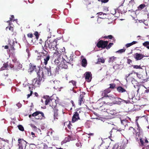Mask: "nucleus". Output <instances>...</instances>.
<instances>
[{"label": "nucleus", "mask_w": 149, "mask_h": 149, "mask_svg": "<svg viewBox=\"0 0 149 149\" xmlns=\"http://www.w3.org/2000/svg\"><path fill=\"white\" fill-rule=\"evenodd\" d=\"M35 35L36 36V38L37 37V36H38V33L37 32H36L35 33Z\"/></svg>", "instance_id": "e2e57ef3"}, {"label": "nucleus", "mask_w": 149, "mask_h": 149, "mask_svg": "<svg viewBox=\"0 0 149 149\" xmlns=\"http://www.w3.org/2000/svg\"><path fill=\"white\" fill-rule=\"evenodd\" d=\"M127 62L128 64H130V63L132 62V61L130 59H128Z\"/></svg>", "instance_id": "13d9d810"}, {"label": "nucleus", "mask_w": 149, "mask_h": 149, "mask_svg": "<svg viewBox=\"0 0 149 149\" xmlns=\"http://www.w3.org/2000/svg\"><path fill=\"white\" fill-rule=\"evenodd\" d=\"M36 52H37V51H35ZM36 55L37 57V60H39L41 58V57L42 56H43V55H44V53L42 52L38 53L37 52V53L36 54Z\"/></svg>", "instance_id": "a211bd4d"}, {"label": "nucleus", "mask_w": 149, "mask_h": 149, "mask_svg": "<svg viewBox=\"0 0 149 149\" xmlns=\"http://www.w3.org/2000/svg\"><path fill=\"white\" fill-rule=\"evenodd\" d=\"M11 48V50H15V49L14 48V47L13 46V45L12 46Z\"/></svg>", "instance_id": "338daca9"}, {"label": "nucleus", "mask_w": 149, "mask_h": 149, "mask_svg": "<svg viewBox=\"0 0 149 149\" xmlns=\"http://www.w3.org/2000/svg\"><path fill=\"white\" fill-rule=\"evenodd\" d=\"M9 65H10V67L11 68H13L14 67V65H12V64H10Z\"/></svg>", "instance_id": "680f3d73"}, {"label": "nucleus", "mask_w": 149, "mask_h": 149, "mask_svg": "<svg viewBox=\"0 0 149 149\" xmlns=\"http://www.w3.org/2000/svg\"><path fill=\"white\" fill-rule=\"evenodd\" d=\"M109 0H101V1L102 3H106Z\"/></svg>", "instance_id": "3c124183"}, {"label": "nucleus", "mask_w": 149, "mask_h": 149, "mask_svg": "<svg viewBox=\"0 0 149 149\" xmlns=\"http://www.w3.org/2000/svg\"><path fill=\"white\" fill-rule=\"evenodd\" d=\"M16 65H15V66H17L18 69L21 68L22 67V65H21L19 62H16Z\"/></svg>", "instance_id": "cd10ccee"}, {"label": "nucleus", "mask_w": 149, "mask_h": 149, "mask_svg": "<svg viewBox=\"0 0 149 149\" xmlns=\"http://www.w3.org/2000/svg\"><path fill=\"white\" fill-rule=\"evenodd\" d=\"M59 58H58L57 59H56L54 61V63L56 65H58L59 62L60 61Z\"/></svg>", "instance_id": "f704fd0d"}, {"label": "nucleus", "mask_w": 149, "mask_h": 149, "mask_svg": "<svg viewBox=\"0 0 149 149\" xmlns=\"http://www.w3.org/2000/svg\"><path fill=\"white\" fill-rule=\"evenodd\" d=\"M31 126L32 128H34V129H37V127L34 125L33 124H31Z\"/></svg>", "instance_id": "a18cd8bd"}, {"label": "nucleus", "mask_w": 149, "mask_h": 149, "mask_svg": "<svg viewBox=\"0 0 149 149\" xmlns=\"http://www.w3.org/2000/svg\"><path fill=\"white\" fill-rule=\"evenodd\" d=\"M128 94V97L130 99H132L135 96L134 93L133 91L129 92Z\"/></svg>", "instance_id": "f3484780"}, {"label": "nucleus", "mask_w": 149, "mask_h": 149, "mask_svg": "<svg viewBox=\"0 0 149 149\" xmlns=\"http://www.w3.org/2000/svg\"><path fill=\"white\" fill-rule=\"evenodd\" d=\"M128 101H127L125 100H123L122 99L120 98H117L116 99V104H120L122 102L123 103H127Z\"/></svg>", "instance_id": "f8f14e48"}, {"label": "nucleus", "mask_w": 149, "mask_h": 149, "mask_svg": "<svg viewBox=\"0 0 149 149\" xmlns=\"http://www.w3.org/2000/svg\"><path fill=\"white\" fill-rule=\"evenodd\" d=\"M105 37L107 38L108 37L110 39H111L112 38V36L111 35L109 36L108 37Z\"/></svg>", "instance_id": "052dcab7"}, {"label": "nucleus", "mask_w": 149, "mask_h": 149, "mask_svg": "<svg viewBox=\"0 0 149 149\" xmlns=\"http://www.w3.org/2000/svg\"><path fill=\"white\" fill-rule=\"evenodd\" d=\"M42 80H40L38 78H34L32 81V84L35 87H39Z\"/></svg>", "instance_id": "20e7f679"}, {"label": "nucleus", "mask_w": 149, "mask_h": 149, "mask_svg": "<svg viewBox=\"0 0 149 149\" xmlns=\"http://www.w3.org/2000/svg\"><path fill=\"white\" fill-rule=\"evenodd\" d=\"M117 91L119 93H122L126 91V90L121 86H119L117 88Z\"/></svg>", "instance_id": "dca6fc26"}, {"label": "nucleus", "mask_w": 149, "mask_h": 149, "mask_svg": "<svg viewBox=\"0 0 149 149\" xmlns=\"http://www.w3.org/2000/svg\"><path fill=\"white\" fill-rule=\"evenodd\" d=\"M54 54H56L57 56L58 57L61 56V54L58 51H57L54 53Z\"/></svg>", "instance_id": "c9c22d12"}, {"label": "nucleus", "mask_w": 149, "mask_h": 149, "mask_svg": "<svg viewBox=\"0 0 149 149\" xmlns=\"http://www.w3.org/2000/svg\"><path fill=\"white\" fill-rule=\"evenodd\" d=\"M61 67L62 68H63L64 69H67L68 68V65L66 64V63H61Z\"/></svg>", "instance_id": "bb28decb"}, {"label": "nucleus", "mask_w": 149, "mask_h": 149, "mask_svg": "<svg viewBox=\"0 0 149 149\" xmlns=\"http://www.w3.org/2000/svg\"><path fill=\"white\" fill-rule=\"evenodd\" d=\"M62 58V63H68V62L67 61H66L65 59L63 58V57Z\"/></svg>", "instance_id": "a19ab883"}, {"label": "nucleus", "mask_w": 149, "mask_h": 149, "mask_svg": "<svg viewBox=\"0 0 149 149\" xmlns=\"http://www.w3.org/2000/svg\"><path fill=\"white\" fill-rule=\"evenodd\" d=\"M32 68L33 69L32 71H35L36 72V66H32Z\"/></svg>", "instance_id": "37998d69"}, {"label": "nucleus", "mask_w": 149, "mask_h": 149, "mask_svg": "<svg viewBox=\"0 0 149 149\" xmlns=\"http://www.w3.org/2000/svg\"><path fill=\"white\" fill-rule=\"evenodd\" d=\"M18 141L19 144H18V145L19 146V148H22V146L21 144L22 143H23L24 142H25L26 143V141L24 140L22 141V139H18Z\"/></svg>", "instance_id": "4468645a"}, {"label": "nucleus", "mask_w": 149, "mask_h": 149, "mask_svg": "<svg viewBox=\"0 0 149 149\" xmlns=\"http://www.w3.org/2000/svg\"><path fill=\"white\" fill-rule=\"evenodd\" d=\"M57 116V113H55L54 115V120H55V118H56V119L57 118H56V117Z\"/></svg>", "instance_id": "864d4df0"}, {"label": "nucleus", "mask_w": 149, "mask_h": 149, "mask_svg": "<svg viewBox=\"0 0 149 149\" xmlns=\"http://www.w3.org/2000/svg\"><path fill=\"white\" fill-rule=\"evenodd\" d=\"M5 49H8V46H5L4 47Z\"/></svg>", "instance_id": "774afa93"}, {"label": "nucleus", "mask_w": 149, "mask_h": 149, "mask_svg": "<svg viewBox=\"0 0 149 149\" xmlns=\"http://www.w3.org/2000/svg\"><path fill=\"white\" fill-rule=\"evenodd\" d=\"M11 17H10V21H7V22L8 23H9V22L10 21H12L13 19V18H14V16L13 15H12L11 16Z\"/></svg>", "instance_id": "c03bdc74"}, {"label": "nucleus", "mask_w": 149, "mask_h": 149, "mask_svg": "<svg viewBox=\"0 0 149 149\" xmlns=\"http://www.w3.org/2000/svg\"><path fill=\"white\" fill-rule=\"evenodd\" d=\"M61 52H65V49L64 48V47H63V48L62 49H61Z\"/></svg>", "instance_id": "5fc2aeb1"}, {"label": "nucleus", "mask_w": 149, "mask_h": 149, "mask_svg": "<svg viewBox=\"0 0 149 149\" xmlns=\"http://www.w3.org/2000/svg\"><path fill=\"white\" fill-rule=\"evenodd\" d=\"M145 5L144 4H141L138 7V10H141L143 9L145 7Z\"/></svg>", "instance_id": "393cba45"}, {"label": "nucleus", "mask_w": 149, "mask_h": 149, "mask_svg": "<svg viewBox=\"0 0 149 149\" xmlns=\"http://www.w3.org/2000/svg\"><path fill=\"white\" fill-rule=\"evenodd\" d=\"M26 51L28 54V57H29V56L30 55V54H29V49H26Z\"/></svg>", "instance_id": "bf43d9fd"}, {"label": "nucleus", "mask_w": 149, "mask_h": 149, "mask_svg": "<svg viewBox=\"0 0 149 149\" xmlns=\"http://www.w3.org/2000/svg\"><path fill=\"white\" fill-rule=\"evenodd\" d=\"M143 45L149 49V42L147 41L143 43Z\"/></svg>", "instance_id": "a878e982"}, {"label": "nucleus", "mask_w": 149, "mask_h": 149, "mask_svg": "<svg viewBox=\"0 0 149 149\" xmlns=\"http://www.w3.org/2000/svg\"><path fill=\"white\" fill-rule=\"evenodd\" d=\"M52 101V100L49 98V99H47L45 100V104L46 105L48 104V103L49 102H50V101Z\"/></svg>", "instance_id": "2f4dec72"}, {"label": "nucleus", "mask_w": 149, "mask_h": 149, "mask_svg": "<svg viewBox=\"0 0 149 149\" xmlns=\"http://www.w3.org/2000/svg\"><path fill=\"white\" fill-rule=\"evenodd\" d=\"M125 49L124 48L123 49H120L118 51H117L116 52H118V53L121 54L123 52H124L125 51Z\"/></svg>", "instance_id": "7c9ffc66"}, {"label": "nucleus", "mask_w": 149, "mask_h": 149, "mask_svg": "<svg viewBox=\"0 0 149 149\" xmlns=\"http://www.w3.org/2000/svg\"><path fill=\"white\" fill-rule=\"evenodd\" d=\"M80 144L77 143H76V145L77 147H79L80 146Z\"/></svg>", "instance_id": "0e129e2a"}, {"label": "nucleus", "mask_w": 149, "mask_h": 149, "mask_svg": "<svg viewBox=\"0 0 149 149\" xmlns=\"http://www.w3.org/2000/svg\"><path fill=\"white\" fill-rule=\"evenodd\" d=\"M39 114H41V116L43 117H44V115L43 113L39 111H37L34 113L32 114V116H37Z\"/></svg>", "instance_id": "2eb2a0df"}, {"label": "nucleus", "mask_w": 149, "mask_h": 149, "mask_svg": "<svg viewBox=\"0 0 149 149\" xmlns=\"http://www.w3.org/2000/svg\"><path fill=\"white\" fill-rule=\"evenodd\" d=\"M39 71L36 72L38 77V78L40 79V80H42L44 76L43 71L42 69L39 68Z\"/></svg>", "instance_id": "39448f33"}, {"label": "nucleus", "mask_w": 149, "mask_h": 149, "mask_svg": "<svg viewBox=\"0 0 149 149\" xmlns=\"http://www.w3.org/2000/svg\"><path fill=\"white\" fill-rule=\"evenodd\" d=\"M51 68L49 67H46V66H45L44 70L45 72L47 73V74L48 76H51L52 74V73L51 72Z\"/></svg>", "instance_id": "9b49d317"}, {"label": "nucleus", "mask_w": 149, "mask_h": 149, "mask_svg": "<svg viewBox=\"0 0 149 149\" xmlns=\"http://www.w3.org/2000/svg\"><path fill=\"white\" fill-rule=\"evenodd\" d=\"M83 95H81L79 98V104L81 105V103H84V101L83 100Z\"/></svg>", "instance_id": "6ab92c4d"}, {"label": "nucleus", "mask_w": 149, "mask_h": 149, "mask_svg": "<svg viewBox=\"0 0 149 149\" xmlns=\"http://www.w3.org/2000/svg\"><path fill=\"white\" fill-rule=\"evenodd\" d=\"M8 65V63L4 64L3 66L0 69V71L3 70L5 68H7Z\"/></svg>", "instance_id": "b1692460"}, {"label": "nucleus", "mask_w": 149, "mask_h": 149, "mask_svg": "<svg viewBox=\"0 0 149 149\" xmlns=\"http://www.w3.org/2000/svg\"><path fill=\"white\" fill-rule=\"evenodd\" d=\"M111 90L109 88H108L102 92V96L103 97H107L108 95L107 94L110 93Z\"/></svg>", "instance_id": "9d476101"}, {"label": "nucleus", "mask_w": 149, "mask_h": 149, "mask_svg": "<svg viewBox=\"0 0 149 149\" xmlns=\"http://www.w3.org/2000/svg\"><path fill=\"white\" fill-rule=\"evenodd\" d=\"M81 64L82 66L84 67H85L86 66L87 64V61L85 58H84L82 60Z\"/></svg>", "instance_id": "412c9836"}, {"label": "nucleus", "mask_w": 149, "mask_h": 149, "mask_svg": "<svg viewBox=\"0 0 149 149\" xmlns=\"http://www.w3.org/2000/svg\"><path fill=\"white\" fill-rule=\"evenodd\" d=\"M133 68H136V69H141V68L140 66V65H133Z\"/></svg>", "instance_id": "58836bf2"}, {"label": "nucleus", "mask_w": 149, "mask_h": 149, "mask_svg": "<svg viewBox=\"0 0 149 149\" xmlns=\"http://www.w3.org/2000/svg\"><path fill=\"white\" fill-rule=\"evenodd\" d=\"M102 14H103V15H107V14L106 13H103L102 12H99L97 13V14H99L100 15H101Z\"/></svg>", "instance_id": "09e8293b"}, {"label": "nucleus", "mask_w": 149, "mask_h": 149, "mask_svg": "<svg viewBox=\"0 0 149 149\" xmlns=\"http://www.w3.org/2000/svg\"><path fill=\"white\" fill-rule=\"evenodd\" d=\"M71 83L73 86H76V82L74 80H72L69 82V83Z\"/></svg>", "instance_id": "4c0bfd02"}, {"label": "nucleus", "mask_w": 149, "mask_h": 149, "mask_svg": "<svg viewBox=\"0 0 149 149\" xmlns=\"http://www.w3.org/2000/svg\"><path fill=\"white\" fill-rule=\"evenodd\" d=\"M31 135L32 136V137L33 138L35 137H36V136H35V133H33V132H31Z\"/></svg>", "instance_id": "603ef678"}, {"label": "nucleus", "mask_w": 149, "mask_h": 149, "mask_svg": "<svg viewBox=\"0 0 149 149\" xmlns=\"http://www.w3.org/2000/svg\"><path fill=\"white\" fill-rule=\"evenodd\" d=\"M33 92L32 91H31V93L30 94H28L27 95V97L28 98L30 97V96H31Z\"/></svg>", "instance_id": "6e6d98bb"}, {"label": "nucleus", "mask_w": 149, "mask_h": 149, "mask_svg": "<svg viewBox=\"0 0 149 149\" xmlns=\"http://www.w3.org/2000/svg\"><path fill=\"white\" fill-rule=\"evenodd\" d=\"M140 142L141 143V144L140 145L141 146H145L146 148L147 149H148L149 148V145H146V143H148V141L146 139L145 141V143L143 141V140L142 139H140Z\"/></svg>", "instance_id": "6e6552de"}, {"label": "nucleus", "mask_w": 149, "mask_h": 149, "mask_svg": "<svg viewBox=\"0 0 149 149\" xmlns=\"http://www.w3.org/2000/svg\"><path fill=\"white\" fill-rule=\"evenodd\" d=\"M69 140L68 139V138H65V139L62 141L61 142V144L62 145L63 144L65 143H66L67 142L69 141Z\"/></svg>", "instance_id": "c756f323"}, {"label": "nucleus", "mask_w": 149, "mask_h": 149, "mask_svg": "<svg viewBox=\"0 0 149 149\" xmlns=\"http://www.w3.org/2000/svg\"><path fill=\"white\" fill-rule=\"evenodd\" d=\"M117 58L115 57L114 56H112L109 58V63H113L116 60Z\"/></svg>", "instance_id": "4be33fe9"}, {"label": "nucleus", "mask_w": 149, "mask_h": 149, "mask_svg": "<svg viewBox=\"0 0 149 149\" xmlns=\"http://www.w3.org/2000/svg\"><path fill=\"white\" fill-rule=\"evenodd\" d=\"M79 119V113L77 112H75L72 117V122L74 123Z\"/></svg>", "instance_id": "0eeeda50"}, {"label": "nucleus", "mask_w": 149, "mask_h": 149, "mask_svg": "<svg viewBox=\"0 0 149 149\" xmlns=\"http://www.w3.org/2000/svg\"><path fill=\"white\" fill-rule=\"evenodd\" d=\"M16 105L19 108L21 107L22 106V104L19 103H18Z\"/></svg>", "instance_id": "de8ad7c7"}, {"label": "nucleus", "mask_w": 149, "mask_h": 149, "mask_svg": "<svg viewBox=\"0 0 149 149\" xmlns=\"http://www.w3.org/2000/svg\"><path fill=\"white\" fill-rule=\"evenodd\" d=\"M9 29L10 30L13 31V28L12 27L10 26L9 28Z\"/></svg>", "instance_id": "4d7b16f0"}, {"label": "nucleus", "mask_w": 149, "mask_h": 149, "mask_svg": "<svg viewBox=\"0 0 149 149\" xmlns=\"http://www.w3.org/2000/svg\"><path fill=\"white\" fill-rule=\"evenodd\" d=\"M107 100H110L111 101L114 100L116 99L115 97L113 95H109L106 97Z\"/></svg>", "instance_id": "aec40b11"}, {"label": "nucleus", "mask_w": 149, "mask_h": 149, "mask_svg": "<svg viewBox=\"0 0 149 149\" xmlns=\"http://www.w3.org/2000/svg\"><path fill=\"white\" fill-rule=\"evenodd\" d=\"M149 92V90H146L145 91V93H148Z\"/></svg>", "instance_id": "69168bd1"}, {"label": "nucleus", "mask_w": 149, "mask_h": 149, "mask_svg": "<svg viewBox=\"0 0 149 149\" xmlns=\"http://www.w3.org/2000/svg\"><path fill=\"white\" fill-rule=\"evenodd\" d=\"M59 69L58 67L57 66L55 69V74H59Z\"/></svg>", "instance_id": "c85d7f7f"}, {"label": "nucleus", "mask_w": 149, "mask_h": 149, "mask_svg": "<svg viewBox=\"0 0 149 149\" xmlns=\"http://www.w3.org/2000/svg\"><path fill=\"white\" fill-rule=\"evenodd\" d=\"M57 40L56 39L53 41L52 40L51 37L49 36L47 37V40L45 42V45H47V44L49 48L53 49L54 50L55 49L54 48L55 47L57 49L56 47L57 45Z\"/></svg>", "instance_id": "f03ea898"}, {"label": "nucleus", "mask_w": 149, "mask_h": 149, "mask_svg": "<svg viewBox=\"0 0 149 149\" xmlns=\"http://www.w3.org/2000/svg\"><path fill=\"white\" fill-rule=\"evenodd\" d=\"M110 87L109 88H110H110H115V87L116 86V85L115 84H110Z\"/></svg>", "instance_id": "e433bc0d"}, {"label": "nucleus", "mask_w": 149, "mask_h": 149, "mask_svg": "<svg viewBox=\"0 0 149 149\" xmlns=\"http://www.w3.org/2000/svg\"><path fill=\"white\" fill-rule=\"evenodd\" d=\"M85 79L86 81L88 82H90L92 79V75L91 72H87L85 73Z\"/></svg>", "instance_id": "423d86ee"}, {"label": "nucleus", "mask_w": 149, "mask_h": 149, "mask_svg": "<svg viewBox=\"0 0 149 149\" xmlns=\"http://www.w3.org/2000/svg\"><path fill=\"white\" fill-rule=\"evenodd\" d=\"M132 74V73H131L128 75H126L125 79L127 82L131 81L132 84L133 85L134 87L137 89V92H138L142 86L137 82L136 79L132 77H130V76Z\"/></svg>", "instance_id": "f257e3e1"}, {"label": "nucleus", "mask_w": 149, "mask_h": 149, "mask_svg": "<svg viewBox=\"0 0 149 149\" xmlns=\"http://www.w3.org/2000/svg\"><path fill=\"white\" fill-rule=\"evenodd\" d=\"M27 36H28V37L30 38H31L33 37V35L31 33H29V34H28Z\"/></svg>", "instance_id": "8fccbe9b"}, {"label": "nucleus", "mask_w": 149, "mask_h": 149, "mask_svg": "<svg viewBox=\"0 0 149 149\" xmlns=\"http://www.w3.org/2000/svg\"><path fill=\"white\" fill-rule=\"evenodd\" d=\"M99 61L102 63H104L105 61L104 59L103 58H100L99 59Z\"/></svg>", "instance_id": "ea45409f"}, {"label": "nucleus", "mask_w": 149, "mask_h": 149, "mask_svg": "<svg viewBox=\"0 0 149 149\" xmlns=\"http://www.w3.org/2000/svg\"><path fill=\"white\" fill-rule=\"evenodd\" d=\"M108 43L107 41L100 40L97 43V46L98 47L104 48L107 46Z\"/></svg>", "instance_id": "7ed1b4c3"}, {"label": "nucleus", "mask_w": 149, "mask_h": 149, "mask_svg": "<svg viewBox=\"0 0 149 149\" xmlns=\"http://www.w3.org/2000/svg\"><path fill=\"white\" fill-rule=\"evenodd\" d=\"M113 44V43H110L107 47V48L108 49H109Z\"/></svg>", "instance_id": "79ce46f5"}, {"label": "nucleus", "mask_w": 149, "mask_h": 149, "mask_svg": "<svg viewBox=\"0 0 149 149\" xmlns=\"http://www.w3.org/2000/svg\"><path fill=\"white\" fill-rule=\"evenodd\" d=\"M18 127L19 130L21 131H23L24 130V128L21 125H19L18 126Z\"/></svg>", "instance_id": "473e14b6"}, {"label": "nucleus", "mask_w": 149, "mask_h": 149, "mask_svg": "<svg viewBox=\"0 0 149 149\" xmlns=\"http://www.w3.org/2000/svg\"><path fill=\"white\" fill-rule=\"evenodd\" d=\"M137 42L136 41H134L130 43H127L126 44V47H128L134 44H136V43H137Z\"/></svg>", "instance_id": "5701e85b"}, {"label": "nucleus", "mask_w": 149, "mask_h": 149, "mask_svg": "<svg viewBox=\"0 0 149 149\" xmlns=\"http://www.w3.org/2000/svg\"><path fill=\"white\" fill-rule=\"evenodd\" d=\"M44 62V63L45 65H46L48 61L49 60L50 58V56L49 54H47L46 55L43 56Z\"/></svg>", "instance_id": "ddd939ff"}, {"label": "nucleus", "mask_w": 149, "mask_h": 149, "mask_svg": "<svg viewBox=\"0 0 149 149\" xmlns=\"http://www.w3.org/2000/svg\"><path fill=\"white\" fill-rule=\"evenodd\" d=\"M127 121L125 120H121V123L124 125L127 124Z\"/></svg>", "instance_id": "72a5a7b5"}, {"label": "nucleus", "mask_w": 149, "mask_h": 149, "mask_svg": "<svg viewBox=\"0 0 149 149\" xmlns=\"http://www.w3.org/2000/svg\"><path fill=\"white\" fill-rule=\"evenodd\" d=\"M144 56L141 54L136 53L134 55V58L136 60H140L142 59Z\"/></svg>", "instance_id": "1a4fd4ad"}, {"label": "nucleus", "mask_w": 149, "mask_h": 149, "mask_svg": "<svg viewBox=\"0 0 149 149\" xmlns=\"http://www.w3.org/2000/svg\"><path fill=\"white\" fill-rule=\"evenodd\" d=\"M12 61L13 62L15 63V65H16V62H18V61H17V59L15 58L14 59H13Z\"/></svg>", "instance_id": "49530a36"}]
</instances>
